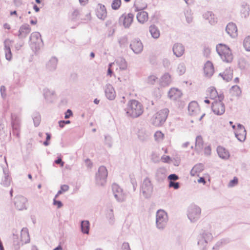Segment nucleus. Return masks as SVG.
Listing matches in <instances>:
<instances>
[{"mask_svg": "<svg viewBox=\"0 0 250 250\" xmlns=\"http://www.w3.org/2000/svg\"><path fill=\"white\" fill-rule=\"evenodd\" d=\"M126 115L133 118L140 116L143 112L142 104L135 100H130L125 108Z\"/></svg>", "mask_w": 250, "mask_h": 250, "instance_id": "nucleus-1", "label": "nucleus"}, {"mask_svg": "<svg viewBox=\"0 0 250 250\" xmlns=\"http://www.w3.org/2000/svg\"><path fill=\"white\" fill-rule=\"evenodd\" d=\"M216 49L222 60L226 62L229 63L233 60V55L230 48L226 45L220 43L216 45Z\"/></svg>", "mask_w": 250, "mask_h": 250, "instance_id": "nucleus-2", "label": "nucleus"}, {"mask_svg": "<svg viewBox=\"0 0 250 250\" xmlns=\"http://www.w3.org/2000/svg\"><path fill=\"white\" fill-rule=\"evenodd\" d=\"M168 113L169 110L167 108L158 111L151 118V121L152 124L155 126H160L162 125L166 122Z\"/></svg>", "mask_w": 250, "mask_h": 250, "instance_id": "nucleus-3", "label": "nucleus"}, {"mask_svg": "<svg viewBox=\"0 0 250 250\" xmlns=\"http://www.w3.org/2000/svg\"><path fill=\"white\" fill-rule=\"evenodd\" d=\"M168 220L167 213L163 209H159L156 213V226L158 229L163 230Z\"/></svg>", "mask_w": 250, "mask_h": 250, "instance_id": "nucleus-4", "label": "nucleus"}, {"mask_svg": "<svg viewBox=\"0 0 250 250\" xmlns=\"http://www.w3.org/2000/svg\"><path fill=\"white\" fill-rule=\"evenodd\" d=\"M29 39V45L33 50L37 51L43 45L41 35L38 32L32 33Z\"/></svg>", "mask_w": 250, "mask_h": 250, "instance_id": "nucleus-5", "label": "nucleus"}, {"mask_svg": "<svg viewBox=\"0 0 250 250\" xmlns=\"http://www.w3.org/2000/svg\"><path fill=\"white\" fill-rule=\"evenodd\" d=\"M201 209L196 205H191L188 209V217L192 223L197 221L200 218Z\"/></svg>", "mask_w": 250, "mask_h": 250, "instance_id": "nucleus-6", "label": "nucleus"}, {"mask_svg": "<svg viewBox=\"0 0 250 250\" xmlns=\"http://www.w3.org/2000/svg\"><path fill=\"white\" fill-rule=\"evenodd\" d=\"M212 238V235L210 232L202 230L197 237V244L202 249H205L207 244Z\"/></svg>", "mask_w": 250, "mask_h": 250, "instance_id": "nucleus-7", "label": "nucleus"}, {"mask_svg": "<svg viewBox=\"0 0 250 250\" xmlns=\"http://www.w3.org/2000/svg\"><path fill=\"white\" fill-rule=\"evenodd\" d=\"M146 7L147 4L146 3H144L141 6H139L137 2L134 5L135 11L136 12L140 11L137 14V19L138 22L141 23H145L148 20V13L146 11H143Z\"/></svg>", "mask_w": 250, "mask_h": 250, "instance_id": "nucleus-8", "label": "nucleus"}, {"mask_svg": "<svg viewBox=\"0 0 250 250\" xmlns=\"http://www.w3.org/2000/svg\"><path fill=\"white\" fill-rule=\"evenodd\" d=\"M107 175L108 172L106 167L104 166H100L95 175L96 184L100 186H104L106 182Z\"/></svg>", "mask_w": 250, "mask_h": 250, "instance_id": "nucleus-9", "label": "nucleus"}, {"mask_svg": "<svg viewBox=\"0 0 250 250\" xmlns=\"http://www.w3.org/2000/svg\"><path fill=\"white\" fill-rule=\"evenodd\" d=\"M224 95L220 94L219 96V100L215 101L212 103L211 108L213 113L217 115H221L225 113V106L222 102Z\"/></svg>", "mask_w": 250, "mask_h": 250, "instance_id": "nucleus-10", "label": "nucleus"}, {"mask_svg": "<svg viewBox=\"0 0 250 250\" xmlns=\"http://www.w3.org/2000/svg\"><path fill=\"white\" fill-rule=\"evenodd\" d=\"M141 191L145 198H148L150 197L153 192V186L148 178L146 177L144 180L141 186Z\"/></svg>", "mask_w": 250, "mask_h": 250, "instance_id": "nucleus-11", "label": "nucleus"}, {"mask_svg": "<svg viewBox=\"0 0 250 250\" xmlns=\"http://www.w3.org/2000/svg\"><path fill=\"white\" fill-rule=\"evenodd\" d=\"M112 189L114 196L119 202H123L125 201L126 194L123 192V189L117 184H113Z\"/></svg>", "mask_w": 250, "mask_h": 250, "instance_id": "nucleus-12", "label": "nucleus"}, {"mask_svg": "<svg viewBox=\"0 0 250 250\" xmlns=\"http://www.w3.org/2000/svg\"><path fill=\"white\" fill-rule=\"evenodd\" d=\"M129 47L133 52L136 54L141 53L143 49V45L139 39H134L131 41Z\"/></svg>", "mask_w": 250, "mask_h": 250, "instance_id": "nucleus-13", "label": "nucleus"}, {"mask_svg": "<svg viewBox=\"0 0 250 250\" xmlns=\"http://www.w3.org/2000/svg\"><path fill=\"white\" fill-rule=\"evenodd\" d=\"M27 200L22 196L19 195L14 198V203L15 207L18 210H21L26 208V203Z\"/></svg>", "mask_w": 250, "mask_h": 250, "instance_id": "nucleus-14", "label": "nucleus"}, {"mask_svg": "<svg viewBox=\"0 0 250 250\" xmlns=\"http://www.w3.org/2000/svg\"><path fill=\"white\" fill-rule=\"evenodd\" d=\"M134 18V15L132 13L122 15L119 19V21L125 28H128L131 24Z\"/></svg>", "mask_w": 250, "mask_h": 250, "instance_id": "nucleus-15", "label": "nucleus"}, {"mask_svg": "<svg viewBox=\"0 0 250 250\" xmlns=\"http://www.w3.org/2000/svg\"><path fill=\"white\" fill-rule=\"evenodd\" d=\"M234 134L235 137L239 141L243 142L246 140L247 133L243 125L238 124Z\"/></svg>", "mask_w": 250, "mask_h": 250, "instance_id": "nucleus-16", "label": "nucleus"}, {"mask_svg": "<svg viewBox=\"0 0 250 250\" xmlns=\"http://www.w3.org/2000/svg\"><path fill=\"white\" fill-rule=\"evenodd\" d=\"M97 17L102 20H104L107 17V11L105 6L101 3H98L95 10Z\"/></svg>", "mask_w": 250, "mask_h": 250, "instance_id": "nucleus-17", "label": "nucleus"}, {"mask_svg": "<svg viewBox=\"0 0 250 250\" xmlns=\"http://www.w3.org/2000/svg\"><path fill=\"white\" fill-rule=\"evenodd\" d=\"M13 42V41L8 39H6L3 42L5 59L8 61H10L12 58V54L10 47Z\"/></svg>", "mask_w": 250, "mask_h": 250, "instance_id": "nucleus-18", "label": "nucleus"}, {"mask_svg": "<svg viewBox=\"0 0 250 250\" xmlns=\"http://www.w3.org/2000/svg\"><path fill=\"white\" fill-rule=\"evenodd\" d=\"M31 31V29L30 26L27 24H24L20 27L17 35L19 39H24L27 37Z\"/></svg>", "mask_w": 250, "mask_h": 250, "instance_id": "nucleus-19", "label": "nucleus"}, {"mask_svg": "<svg viewBox=\"0 0 250 250\" xmlns=\"http://www.w3.org/2000/svg\"><path fill=\"white\" fill-rule=\"evenodd\" d=\"M214 72V66L213 63L209 61H207L204 67V72L205 77L210 78L213 74Z\"/></svg>", "mask_w": 250, "mask_h": 250, "instance_id": "nucleus-20", "label": "nucleus"}, {"mask_svg": "<svg viewBox=\"0 0 250 250\" xmlns=\"http://www.w3.org/2000/svg\"><path fill=\"white\" fill-rule=\"evenodd\" d=\"M20 120L19 117L14 114H11V125L13 128V134L19 135Z\"/></svg>", "mask_w": 250, "mask_h": 250, "instance_id": "nucleus-21", "label": "nucleus"}, {"mask_svg": "<svg viewBox=\"0 0 250 250\" xmlns=\"http://www.w3.org/2000/svg\"><path fill=\"white\" fill-rule=\"evenodd\" d=\"M188 111L191 116H197L200 113V109L198 103L195 101L191 102L188 106Z\"/></svg>", "mask_w": 250, "mask_h": 250, "instance_id": "nucleus-22", "label": "nucleus"}, {"mask_svg": "<svg viewBox=\"0 0 250 250\" xmlns=\"http://www.w3.org/2000/svg\"><path fill=\"white\" fill-rule=\"evenodd\" d=\"M227 33L232 38L237 36V28L235 24L230 22L228 23L226 28Z\"/></svg>", "mask_w": 250, "mask_h": 250, "instance_id": "nucleus-23", "label": "nucleus"}, {"mask_svg": "<svg viewBox=\"0 0 250 250\" xmlns=\"http://www.w3.org/2000/svg\"><path fill=\"white\" fill-rule=\"evenodd\" d=\"M219 76L226 82L230 81L233 78V69L230 67L227 68L223 73H220Z\"/></svg>", "mask_w": 250, "mask_h": 250, "instance_id": "nucleus-24", "label": "nucleus"}, {"mask_svg": "<svg viewBox=\"0 0 250 250\" xmlns=\"http://www.w3.org/2000/svg\"><path fill=\"white\" fill-rule=\"evenodd\" d=\"M167 170L164 167H159L155 172V178L157 181L161 182L163 181L167 176Z\"/></svg>", "mask_w": 250, "mask_h": 250, "instance_id": "nucleus-25", "label": "nucleus"}, {"mask_svg": "<svg viewBox=\"0 0 250 250\" xmlns=\"http://www.w3.org/2000/svg\"><path fill=\"white\" fill-rule=\"evenodd\" d=\"M105 94L109 100H113L116 97V93L113 87L110 84H107L105 88Z\"/></svg>", "mask_w": 250, "mask_h": 250, "instance_id": "nucleus-26", "label": "nucleus"}, {"mask_svg": "<svg viewBox=\"0 0 250 250\" xmlns=\"http://www.w3.org/2000/svg\"><path fill=\"white\" fill-rule=\"evenodd\" d=\"M4 176L2 178L1 185L5 187L10 186L11 182V178L9 176V171L7 168H3Z\"/></svg>", "mask_w": 250, "mask_h": 250, "instance_id": "nucleus-27", "label": "nucleus"}, {"mask_svg": "<svg viewBox=\"0 0 250 250\" xmlns=\"http://www.w3.org/2000/svg\"><path fill=\"white\" fill-rule=\"evenodd\" d=\"M172 50L173 54L177 57H180L184 53L185 47L182 44L177 43L173 45Z\"/></svg>", "mask_w": 250, "mask_h": 250, "instance_id": "nucleus-28", "label": "nucleus"}, {"mask_svg": "<svg viewBox=\"0 0 250 250\" xmlns=\"http://www.w3.org/2000/svg\"><path fill=\"white\" fill-rule=\"evenodd\" d=\"M182 94L180 90L177 88H171L168 93V97L172 100H177L180 98Z\"/></svg>", "mask_w": 250, "mask_h": 250, "instance_id": "nucleus-29", "label": "nucleus"}, {"mask_svg": "<svg viewBox=\"0 0 250 250\" xmlns=\"http://www.w3.org/2000/svg\"><path fill=\"white\" fill-rule=\"evenodd\" d=\"M21 241L22 242V245L23 244L28 243L30 242V237L28 230L26 228H23L21 230Z\"/></svg>", "mask_w": 250, "mask_h": 250, "instance_id": "nucleus-30", "label": "nucleus"}, {"mask_svg": "<svg viewBox=\"0 0 250 250\" xmlns=\"http://www.w3.org/2000/svg\"><path fill=\"white\" fill-rule=\"evenodd\" d=\"M217 152L220 158L224 160H227L229 157V151L224 147L218 146L217 148Z\"/></svg>", "mask_w": 250, "mask_h": 250, "instance_id": "nucleus-31", "label": "nucleus"}, {"mask_svg": "<svg viewBox=\"0 0 250 250\" xmlns=\"http://www.w3.org/2000/svg\"><path fill=\"white\" fill-rule=\"evenodd\" d=\"M43 94L44 98L48 102H52L53 96L55 94V92L54 90H52L47 88H45L43 90Z\"/></svg>", "mask_w": 250, "mask_h": 250, "instance_id": "nucleus-32", "label": "nucleus"}, {"mask_svg": "<svg viewBox=\"0 0 250 250\" xmlns=\"http://www.w3.org/2000/svg\"><path fill=\"white\" fill-rule=\"evenodd\" d=\"M116 64L119 67L120 70H125L127 67V62L123 57H119L115 60Z\"/></svg>", "mask_w": 250, "mask_h": 250, "instance_id": "nucleus-33", "label": "nucleus"}, {"mask_svg": "<svg viewBox=\"0 0 250 250\" xmlns=\"http://www.w3.org/2000/svg\"><path fill=\"white\" fill-rule=\"evenodd\" d=\"M58 59L56 57H52L46 64L47 69L50 71H54L57 67Z\"/></svg>", "mask_w": 250, "mask_h": 250, "instance_id": "nucleus-34", "label": "nucleus"}, {"mask_svg": "<svg viewBox=\"0 0 250 250\" xmlns=\"http://www.w3.org/2000/svg\"><path fill=\"white\" fill-rule=\"evenodd\" d=\"M171 82L170 75L168 73L165 74L161 78L160 84L163 86H167Z\"/></svg>", "mask_w": 250, "mask_h": 250, "instance_id": "nucleus-35", "label": "nucleus"}, {"mask_svg": "<svg viewBox=\"0 0 250 250\" xmlns=\"http://www.w3.org/2000/svg\"><path fill=\"white\" fill-rule=\"evenodd\" d=\"M149 30L152 37L154 39H156L160 37V31L156 25H151L149 26Z\"/></svg>", "mask_w": 250, "mask_h": 250, "instance_id": "nucleus-36", "label": "nucleus"}, {"mask_svg": "<svg viewBox=\"0 0 250 250\" xmlns=\"http://www.w3.org/2000/svg\"><path fill=\"white\" fill-rule=\"evenodd\" d=\"M204 18L208 20L210 24H214L217 22L216 19L211 12L208 11L203 15Z\"/></svg>", "mask_w": 250, "mask_h": 250, "instance_id": "nucleus-37", "label": "nucleus"}, {"mask_svg": "<svg viewBox=\"0 0 250 250\" xmlns=\"http://www.w3.org/2000/svg\"><path fill=\"white\" fill-rule=\"evenodd\" d=\"M81 229L83 233L88 234L90 229L89 222L87 220L82 221L81 222Z\"/></svg>", "mask_w": 250, "mask_h": 250, "instance_id": "nucleus-38", "label": "nucleus"}, {"mask_svg": "<svg viewBox=\"0 0 250 250\" xmlns=\"http://www.w3.org/2000/svg\"><path fill=\"white\" fill-rule=\"evenodd\" d=\"M204 168V166L201 163L198 164L194 166L190 171L191 176H195L197 173L202 172Z\"/></svg>", "mask_w": 250, "mask_h": 250, "instance_id": "nucleus-39", "label": "nucleus"}, {"mask_svg": "<svg viewBox=\"0 0 250 250\" xmlns=\"http://www.w3.org/2000/svg\"><path fill=\"white\" fill-rule=\"evenodd\" d=\"M238 65L241 70L247 69L249 66L248 62L244 58H241L239 59Z\"/></svg>", "mask_w": 250, "mask_h": 250, "instance_id": "nucleus-40", "label": "nucleus"}, {"mask_svg": "<svg viewBox=\"0 0 250 250\" xmlns=\"http://www.w3.org/2000/svg\"><path fill=\"white\" fill-rule=\"evenodd\" d=\"M208 95L210 99H214L217 97L219 98L220 94H218L215 87H210L208 90Z\"/></svg>", "mask_w": 250, "mask_h": 250, "instance_id": "nucleus-41", "label": "nucleus"}, {"mask_svg": "<svg viewBox=\"0 0 250 250\" xmlns=\"http://www.w3.org/2000/svg\"><path fill=\"white\" fill-rule=\"evenodd\" d=\"M230 242V240L229 238H223L218 241L215 245L213 246V249L217 250L220 247L222 246L227 244Z\"/></svg>", "mask_w": 250, "mask_h": 250, "instance_id": "nucleus-42", "label": "nucleus"}, {"mask_svg": "<svg viewBox=\"0 0 250 250\" xmlns=\"http://www.w3.org/2000/svg\"><path fill=\"white\" fill-rule=\"evenodd\" d=\"M204 142L201 136L196 137L195 142V148L199 151L201 150L203 148Z\"/></svg>", "mask_w": 250, "mask_h": 250, "instance_id": "nucleus-43", "label": "nucleus"}, {"mask_svg": "<svg viewBox=\"0 0 250 250\" xmlns=\"http://www.w3.org/2000/svg\"><path fill=\"white\" fill-rule=\"evenodd\" d=\"M184 14L187 22L188 23H190L192 21L193 19L191 10L189 9H186L184 11Z\"/></svg>", "mask_w": 250, "mask_h": 250, "instance_id": "nucleus-44", "label": "nucleus"}, {"mask_svg": "<svg viewBox=\"0 0 250 250\" xmlns=\"http://www.w3.org/2000/svg\"><path fill=\"white\" fill-rule=\"evenodd\" d=\"M106 216L108 219L109 224L113 225L114 223L115 218L113 213V208H112L109 209L107 213Z\"/></svg>", "mask_w": 250, "mask_h": 250, "instance_id": "nucleus-45", "label": "nucleus"}, {"mask_svg": "<svg viewBox=\"0 0 250 250\" xmlns=\"http://www.w3.org/2000/svg\"><path fill=\"white\" fill-rule=\"evenodd\" d=\"M118 43L121 48L127 46L128 44V39L125 36L122 37L118 39Z\"/></svg>", "mask_w": 250, "mask_h": 250, "instance_id": "nucleus-46", "label": "nucleus"}, {"mask_svg": "<svg viewBox=\"0 0 250 250\" xmlns=\"http://www.w3.org/2000/svg\"><path fill=\"white\" fill-rule=\"evenodd\" d=\"M13 244L15 246V250H19L20 246L22 245V242L18 239L17 234H16L15 232L13 233Z\"/></svg>", "mask_w": 250, "mask_h": 250, "instance_id": "nucleus-47", "label": "nucleus"}, {"mask_svg": "<svg viewBox=\"0 0 250 250\" xmlns=\"http://www.w3.org/2000/svg\"><path fill=\"white\" fill-rule=\"evenodd\" d=\"M34 124L35 126H38L40 123L41 117L39 113L36 112L33 114L32 116Z\"/></svg>", "mask_w": 250, "mask_h": 250, "instance_id": "nucleus-48", "label": "nucleus"}, {"mask_svg": "<svg viewBox=\"0 0 250 250\" xmlns=\"http://www.w3.org/2000/svg\"><path fill=\"white\" fill-rule=\"evenodd\" d=\"M243 46L247 51L250 52V36L246 37L243 41Z\"/></svg>", "mask_w": 250, "mask_h": 250, "instance_id": "nucleus-49", "label": "nucleus"}, {"mask_svg": "<svg viewBox=\"0 0 250 250\" xmlns=\"http://www.w3.org/2000/svg\"><path fill=\"white\" fill-rule=\"evenodd\" d=\"M186 70V66L184 63H180L177 67V71L180 75L184 74Z\"/></svg>", "mask_w": 250, "mask_h": 250, "instance_id": "nucleus-50", "label": "nucleus"}, {"mask_svg": "<svg viewBox=\"0 0 250 250\" xmlns=\"http://www.w3.org/2000/svg\"><path fill=\"white\" fill-rule=\"evenodd\" d=\"M154 136L157 142H160L163 140L164 134L161 131H157L155 133Z\"/></svg>", "mask_w": 250, "mask_h": 250, "instance_id": "nucleus-51", "label": "nucleus"}, {"mask_svg": "<svg viewBox=\"0 0 250 250\" xmlns=\"http://www.w3.org/2000/svg\"><path fill=\"white\" fill-rule=\"evenodd\" d=\"M231 90L233 91V94L236 96H240L242 91L239 86L237 85H233L231 87Z\"/></svg>", "mask_w": 250, "mask_h": 250, "instance_id": "nucleus-52", "label": "nucleus"}, {"mask_svg": "<svg viewBox=\"0 0 250 250\" xmlns=\"http://www.w3.org/2000/svg\"><path fill=\"white\" fill-rule=\"evenodd\" d=\"M69 189V186L67 185H63L61 186L60 189L58 191L57 193L55 196V198H58V197L62 194L64 192L67 191Z\"/></svg>", "mask_w": 250, "mask_h": 250, "instance_id": "nucleus-53", "label": "nucleus"}, {"mask_svg": "<svg viewBox=\"0 0 250 250\" xmlns=\"http://www.w3.org/2000/svg\"><path fill=\"white\" fill-rule=\"evenodd\" d=\"M80 11L78 9H74L70 14L69 17L72 21H76L79 17Z\"/></svg>", "mask_w": 250, "mask_h": 250, "instance_id": "nucleus-54", "label": "nucleus"}, {"mask_svg": "<svg viewBox=\"0 0 250 250\" xmlns=\"http://www.w3.org/2000/svg\"><path fill=\"white\" fill-rule=\"evenodd\" d=\"M121 0H113L111 3V7L113 10H118L121 6Z\"/></svg>", "mask_w": 250, "mask_h": 250, "instance_id": "nucleus-55", "label": "nucleus"}, {"mask_svg": "<svg viewBox=\"0 0 250 250\" xmlns=\"http://www.w3.org/2000/svg\"><path fill=\"white\" fill-rule=\"evenodd\" d=\"M149 137V135L146 133H145L143 131H140L138 133V138L139 139L142 141H146Z\"/></svg>", "mask_w": 250, "mask_h": 250, "instance_id": "nucleus-56", "label": "nucleus"}, {"mask_svg": "<svg viewBox=\"0 0 250 250\" xmlns=\"http://www.w3.org/2000/svg\"><path fill=\"white\" fill-rule=\"evenodd\" d=\"M157 80L158 78L155 75H150L147 78V83L150 84H154Z\"/></svg>", "mask_w": 250, "mask_h": 250, "instance_id": "nucleus-57", "label": "nucleus"}, {"mask_svg": "<svg viewBox=\"0 0 250 250\" xmlns=\"http://www.w3.org/2000/svg\"><path fill=\"white\" fill-rule=\"evenodd\" d=\"M169 187L173 188L175 189H178L180 188V183L179 182L169 181Z\"/></svg>", "mask_w": 250, "mask_h": 250, "instance_id": "nucleus-58", "label": "nucleus"}, {"mask_svg": "<svg viewBox=\"0 0 250 250\" xmlns=\"http://www.w3.org/2000/svg\"><path fill=\"white\" fill-rule=\"evenodd\" d=\"M238 180L237 178L235 177L232 180L230 181V182L229 183L228 186L229 187H233L238 184Z\"/></svg>", "mask_w": 250, "mask_h": 250, "instance_id": "nucleus-59", "label": "nucleus"}, {"mask_svg": "<svg viewBox=\"0 0 250 250\" xmlns=\"http://www.w3.org/2000/svg\"><path fill=\"white\" fill-rule=\"evenodd\" d=\"M56 199L54 198L53 199V205L57 206L58 208H62L63 206L62 202L61 201L57 200Z\"/></svg>", "mask_w": 250, "mask_h": 250, "instance_id": "nucleus-60", "label": "nucleus"}, {"mask_svg": "<svg viewBox=\"0 0 250 250\" xmlns=\"http://www.w3.org/2000/svg\"><path fill=\"white\" fill-rule=\"evenodd\" d=\"M104 139L106 144L109 146H111V137L109 135H105Z\"/></svg>", "mask_w": 250, "mask_h": 250, "instance_id": "nucleus-61", "label": "nucleus"}, {"mask_svg": "<svg viewBox=\"0 0 250 250\" xmlns=\"http://www.w3.org/2000/svg\"><path fill=\"white\" fill-rule=\"evenodd\" d=\"M168 179L171 181H174L179 179V177L175 174H171L168 176Z\"/></svg>", "mask_w": 250, "mask_h": 250, "instance_id": "nucleus-62", "label": "nucleus"}, {"mask_svg": "<svg viewBox=\"0 0 250 250\" xmlns=\"http://www.w3.org/2000/svg\"><path fill=\"white\" fill-rule=\"evenodd\" d=\"M211 147L210 146H208L204 148V154L206 156H209L211 154Z\"/></svg>", "mask_w": 250, "mask_h": 250, "instance_id": "nucleus-63", "label": "nucleus"}, {"mask_svg": "<svg viewBox=\"0 0 250 250\" xmlns=\"http://www.w3.org/2000/svg\"><path fill=\"white\" fill-rule=\"evenodd\" d=\"M122 249L123 250H131L129 245L127 242H124L123 243Z\"/></svg>", "mask_w": 250, "mask_h": 250, "instance_id": "nucleus-64", "label": "nucleus"}]
</instances>
